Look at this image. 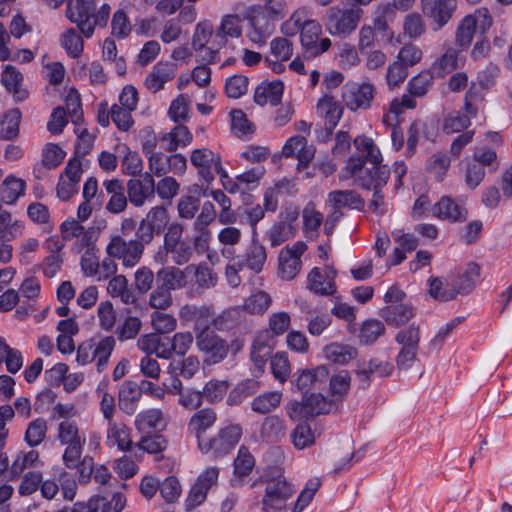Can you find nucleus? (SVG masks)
<instances>
[{
    "mask_svg": "<svg viewBox=\"0 0 512 512\" xmlns=\"http://www.w3.org/2000/svg\"><path fill=\"white\" fill-rule=\"evenodd\" d=\"M349 386H322L319 391H305L301 401H292L288 415L294 420L329 414L347 395Z\"/></svg>",
    "mask_w": 512,
    "mask_h": 512,
    "instance_id": "obj_1",
    "label": "nucleus"
},
{
    "mask_svg": "<svg viewBox=\"0 0 512 512\" xmlns=\"http://www.w3.org/2000/svg\"><path fill=\"white\" fill-rule=\"evenodd\" d=\"M258 483L265 484V493L259 501L262 512H282L287 509V502L293 497L295 489L280 470L255 480L251 487Z\"/></svg>",
    "mask_w": 512,
    "mask_h": 512,
    "instance_id": "obj_2",
    "label": "nucleus"
},
{
    "mask_svg": "<svg viewBox=\"0 0 512 512\" xmlns=\"http://www.w3.org/2000/svg\"><path fill=\"white\" fill-rule=\"evenodd\" d=\"M366 163L365 159H359L354 156L349 157L340 179L346 180L353 177L355 185L365 190H371L375 188L378 177L381 176L380 173L385 172L386 177L384 181L386 185L391 173L390 168L382 164V161H379L377 164L370 163V168L365 167Z\"/></svg>",
    "mask_w": 512,
    "mask_h": 512,
    "instance_id": "obj_3",
    "label": "nucleus"
},
{
    "mask_svg": "<svg viewBox=\"0 0 512 512\" xmlns=\"http://www.w3.org/2000/svg\"><path fill=\"white\" fill-rule=\"evenodd\" d=\"M58 440L62 445H66L63 453L64 465L72 469L77 465V461L81 458L86 438L79 432L75 421L66 419L58 426Z\"/></svg>",
    "mask_w": 512,
    "mask_h": 512,
    "instance_id": "obj_4",
    "label": "nucleus"
},
{
    "mask_svg": "<svg viewBox=\"0 0 512 512\" xmlns=\"http://www.w3.org/2000/svg\"><path fill=\"white\" fill-rule=\"evenodd\" d=\"M362 13L363 11L360 8L342 10L337 7H331L326 11V15L323 18L324 25L332 35L346 37L356 29Z\"/></svg>",
    "mask_w": 512,
    "mask_h": 512,
    "instance_id": "obj_5",
    "label": "nucleus"
},
{
    "mask_svg": "<svg viewBox=\"0 0 512 512\" xmlns=\"http://www.w3.org/2000/svg\"><path fill=\"white\" fill-rule=\"evenodd\" d=\"M227 387L203 386V390H196L192 386H170L169 393L178 395V403L184 408L192 410L200 407L204 398L210 402L221 399Z\"/></svg>",
    "mask_w": 512,
    "mask_h": 512,
    "instance_id": "obj_6",
    "label": "nucleus"
},
{
    "mask_svg": "<svg viewBox=\"0 0 512 512\" xmlns=\"http://www.w3.org/2000/svg\"><path fill=\"white\" fill-rule=\"evenodd\" d=\"M241 435L242 429L240 426H228L221 429L215 437L209 440L199 437V448L204 453L211 452L214 457H222L232 451L239 442Z\"/></svg>",
    "mask_w": 512,
    "mask_h": 512,
    "instance_id": "obj_7",
    "label": "nucleus"
},
{
    "mask_svg": "<svg viewBox=\"0 0 512 512\" xmlns=\"http://www.w3.org/2000/svg\"><path fill=\"white\" fill-rule=\"evenodd\" d=\"M95 9V0H68L65 15L86 38H90L94 33L91 19Z\"/></svg>",
    "mask_w": 512,
    "mask_h": 512,
    "instance_id": "obj_8",
    "label": "nucleus"
},
{
    "mask_svg": "<svg viewBox=\"0 0 512 512\" xmlns=\"http://www.w3.org/2000/svg\"><path fill=\"white\" fill-rule=\"evenodd\" d=\"M295 381L296 384H316L326 381H329V384H350L351 376L347 370H337L332 364H328L302 370Z\"/></svg>",
    "mask_w": 512,
    "mask_h": 512,
    "instance_id": "obj_9",
    "label": "nucleus"
},
{
    "mask_svg": "<svg viewBox=\"0 0 512 512\" xmlns=\"http://www.w3.org/2000/svg\"><path fill=\"white\" fill-rule=\"evenodd\" d=\"M421 11L431 20L433 31H439L452 19L457 0H420Z\"/></svg>",
    "mask_w": 512,
    "mask_h": 512,
    "instance_id": "obj_10",
    "label": "nucleus"
},
{
    "mask_svg": "<svg viewBox=\"0 0 512 512\" xmlns=\"http://www.w3.org/2000/svg\"><path fill=\"white\" fill-rule=\"evenodd\" d=\"M322 28L319 23L314 20L304 21L301 27L300 40L304 49L303 56L306 59H312L331 47L329 38H323L318 43Z\"/></svg>",
    "mask_w": 512,
    "mask_h": 512,
    "instance_id": "obj_11",
    "label": "nucleus"
},
{
    "mask_svg": "<svg viewBox=\"0 0 512 512\" xmlns=\"http://www.w3.org/2000/svg\"><path fill=\"white\" fill-rule=\"evenodd\" d=\"M195 339L198 349L208 354L213 363H218L227 356L229 350L227 342L209 327L202 328Z\"/></svg>",
    "mask_w": 512,
    "mask_h": 512,
    "instance_id": "obj_12",
    "label": "nucleus"
},
{
    "mask_svg": "<svg viewBox=\"0 0 512 512\" xmlns=\"http://www.w3.org/2000/svg\"><path fill=\"white\" fill-rule=\"evenodd\" d=\"M374 86L370 83L361 85L347 83L342 88V99L345 105L352 111L368 109L374 97Z\"/></svg>",
    "mask_w": 512,
    "mask_h": 512,
    "instance_id": "obj_13",
    "label": "nucleus"
},
{
    "mask_svg": "<svg viewBox=\"0 0 512 512\" xmlns=\"http://www.w3.org/2000/svg\"><path fill=\"white\" fill-rule=\"evenodd\" d=\"M218 475V468L209 467L198 476L185 501L186 510H192L206 500L209 489L217 483Z\"/></svg>",
    "mask_w": 512,
    "mask_h": 512,
    "instance_id": "obj_14",
    "label": "nucleus"
},
{
    "mask_svg": "<svg viewBox=\"0 0 512 512\" xmlns=\"http://www.w3.org/2000/svg\"><path fill=\"white\" fill-rule=\"evenodd\" d=\"M480 276V266L475 262H470L464 271L451 273L447 282L454 293V299L458 294L467 295L475 288V283Z\"/></svg>",
    "mask_w": 512,
    "mask_h": 512,
    "instance_id": "obj_15",
    "label": "nucleus"
},
{
    "mask_svg": "<svg viewBox=\"0 0 512 512\" xmlns=\"http://www.w3.org/2000/svg\"><path fill=\"white\" fill-rule=\"evenodd\" d=\"M137 344L148 355L155 354L157 357L164 359H170L173 355L171 350L173 345L170 336L166 334L151 333L143 335L139 338Z\"/></svg>",
    "mask_w": 512,
    "mask_h": 512,
    "instance_id": "obj_16",
    "label": "nucleus"
},
{
    "mask_svg": "<svg viewBox=\"0 0 512 512\" xmlns=\"http://www.w3.org/2000/svg\"><path fill=\"white\" fill-rule=\"evenodd\" d=\"M317 110L325 117V128L321 133L323 141H327L342 117L343 107L333 101L332 97L325 96L318 101Z\"/></svg>",
    "mask_w": 512,
    "mask_h": 512,
    "instance_id": "obj_17",
    "label": "nucleus"
},
{
    "mask_svg": "<svg viewBox=\"0 0 512 512\" xmlns=\"http://www.w3.org/2000/svg\"><path fill=\"white\" fill-rule=\"evenodd\" d=\"M271 337L268 332L259 334L252 343L250 357L254 364L253 375L259 377L264 372L268 358L271 357L273 345L270 344Z\"/></svg>",
    "mask_w": 512,
    "mask_h": 512,
    "instance_id": "obj_18",
    "label": "nucleus"
},
{
    "mask_svg": "<svg viewBox=\"0 0 512 512\" xmlns=\"http://www.w3.org/2000/svg\"><path fill=\"white\" fill-rule=\"evenodd\" d=\"M434 216L450 222H464L468 217L467 209L457 204L451 197L443 196L433 207Z\"/></svg>",
    "mask_w": 512,
    "mask_h": 512,
    "instance_id": "obj_19",
    "label": "nucleus"
},
{
    "mask_svg": "<svg viewBox=\"0 0 512 512\" xmlns=\"http://www.w3.org/2000/svg\"><path fill=\"white\" fill-rule=\"evenodd\" d=\"M393 369L394 366L391 363L374 358L368 362H358L355 373L359 381L367 382L374 381L376 377H386L392 373Z\"/></svg>",
    "mask_w": 512,
    "mask_h": 512,
    "instance_id": "obj_20",
    "label": "nucleus"
},
{
    "mask_svg": "<svg viewBox=\"0 0 512 512\" xmlns=\"http://www.w3.org/2000/svg\"><path fill=\"white\" fill-rule=\"evenodd\" d=\"M177 66L172 62H158L145 80L146 87L153 93L163 89L164 84L172 80Z\"/></svg>",
    "mask_w": 512,
    "mask_h": 512,
    "instance_id": "obj_21",
    "label": "nucleus"
},
{
    "mask_svg": "<svg viewBox=\"0 0 512 512\" xmlns=\"http://www.w3.org/2000/svg\"><path fill=\"white\" fill-rule=\"evenodd\" d=\"M379 314L388 325L399 327L414 316V308L412 305L404 303L391 304L383 307Z\"/></svg>",
    "mask_w": 512,
    "mask_h": 512,
    "instance_id": "obj_22",
    "label": "nucleus"
},
{
    "mask_svg": "<svg viewBox=\"0 0 512 512\" xmlns=\"http://www.w3.org/2000/svg\"><path fill=\"white\" fill-rule=\"evenodd\" d=\"M190 160L193 166L198 168L199 176L204 179L207 184L214 180V175L211 171L212 165L216 160V155L208 148H200L192 151Z\"/></svg>",
    "mask_w": 512,
    "mask_h": 512,
    "instance_id": "obj_23",
    "label": "nucleus"
},
{
    "mask_svg": "<svg viewBox=\"0 0 512 512\" xmlns=\"http://www.w3.org/2000/svg\"><path fill=\"white\" fill-rule=\"evenodd\" d=\"M329 201L333 203V207L337 210L341 208H351L362 211L365 201L354 190H335L329 193Z\"/></svg>",
    "mask_w": 512,
    "mask_h": 512,
    "instance_id": "obj_24",
    "label": "nucleus"
},
{
    "mask_svg": "<svg viewBox=\"0 0 512 512\" xmlns=\"http://www.w3.org/2000/svg\"><path fill=\"white\" fill-rule=\"evenodd\" d=\"M155 279L156 285H160L169 291L181 288L187 283L184 271L176 267L161 268Z\"/></svg>",
    "mask_w": 512,
    "mask_h": 512,
    "instance_id": "obj_25",
    "label": "nucleus"
},
{
    "mask_svg": "<svg viewBox=\"0 0 512 512\" xmlns=\"http://www.w3.org/2000/svg\"><path fill=\"white\" fill-rule=\"evenodd\" d=\"M323 353L332 364L340 365L347 364L357 356L356 348L336 342L326 345L323 348Z\"/></svg>",
    "mask_w": 512,
    "mask_h": 512,
    "instance_id": "obj_26",
    "label": "nucleus"
},
{
    "mask_svg": "<svg viewBox=\"0 0 512 512\" xmlns=\"http://www.w3.org/2000/svg\"><path fill=\"white\" fill-rule=\"evenodd\" d=\"M143 393L141 386H122L119 390L120 409L128 415L134 414Z\"/></svg>",
    "mask_w": 512,
    "mask_h": 512,
    "instance_id": "obj_27",
    "label": "nucleus"
},
{
    "mask_svg": "<svg viewBox=\"0 0 512 512\" xmlns=\"http://www.w3.org/2000/svg\"><path fill=\"white\" fill-rule=\"evenodd\" d=\"M25 181L14 176H7L0 187L1 200L7 204H13L19 197L24 195Z\"/></svg>",
    "mask_w": 512,
    "mask_h": 512,
    "instance_id": "obj_28",
    "label": "nucleus"
},
{
    "mask_svg": "<svg viewBox=\"0 0 512 512\" xmlns=\"http://www.w3.org/2000/svg\"><path fill=\"white\" fill-rule=\"evenodd\" d=\"M135 425L140 432L145 433L152 429H162L165 423L160 410L150 409L137 415Z\"/></svg>",
    "mask_w": 512,
    "mask_h": 512,
    "instance_id": "obj_29",
    "label": "nucleus"
},
{
    "mask_svg": "<svg viewBox=\"0 0 512 512\" xmlns=\"http://www.w3.org/2000/svg\"><path fill=\"white\" fill-rule=\"evenodd\" d=\"M476 24L477 21L473 15H467L460 21L455 35V42L458 47L466 49L470 46L476 30Z\"/></svg>",
    "mask_w": 512,
    "mask_h": 512,
    "instance_id": "obj_30",
    "label": "nucleus"
},
{
    "mask_svg": "<svg viewBox=\"0 0 512 512\" xmlns=\"http://www.w3.org/2000/svg\"><path fill=\"white\" fill-rule=\"evenodd\" d=\"M353 144L358 151L365 152V155L355 156L356 158L365 159V162L374 164L383 160L379 148L371 138L365 135H360L354 139Z\"/></svg>",
    "mask_w": 512,
    "mask_h": 512,
    "instance_id": "obj_31",
    "label": "nucleus"
},
{
    "mask_svg": "<svg viewBox=\"0 0 512 512\" xmlns=\"http://www.w3.org/2000/svg\"><path fill=\"white\" fill-rule=\"evenodd\" d=\"M108 437L122 451H130L133 442L130 440V429L122 424L110 421L108 423Z\"/></svg>",
    "mask_w": 512,
    "mask_h": 512,
    "instance_id": "obj_32",
    "label": "nucleus"
},
{
    "mask_svg": "<svg viewBox=\"0 0 512 512\" xmlns=\"http://www.w3.org/2000/svg\"><path fill=\"white\" fill-rule=\"evenodd\" d=\"M458 54L455 49H448L440 58L432 65L431 71L438 78H444L457 68Z\"/></svg>",
    "mask_w": 512,
    "mask_h": 512,
    "instance_id": "obj_33",
    "label": "nucleus"
},
{
    "mask_svg": "<svg viewBox=\"0 0 512 512\" xmlns=\"http://www.w3.org/2000/svg\"><path fill=\"white\" fill-rule=\"evenodd\" d=\"M183 230V225L178 222L171 223L167 226V231L164 234V243L159 247L157 254H164L166 256L170 251H175L177 246L180 245V242H182Z\"/></svg>",
    "mask_w": 512,
    "mask_h": 512,
    "instance_id": "obj_34",
    "label": "nucleus"
},
{
    "mask_svg": "<svg viewBox=\"0 0 512 512\" xmlns=\"http://www.w3.org/2000/svg\"><path fill=\"white\" fill-rule=\"evenodd\" d=\"M434 77L435 75L431 70L421 71L409 81L408 92L413 97L424 96L433 84Z\"/></svg>",
    "mask_w": 512,
    "mask_h": 512,
    "instance_id": "obj_35",
    "label": "nucleus"
},
{
    "mask_svg": "<svg viewBox=\"0 0 512 512\" xmlns=\"http://www.w3.org/2000/svg\"><path fill=\"white\" fill-rule=\"evenodd\" d=\"M308 289L315 294L328 296L334 294L336 288L333 280H330L324 286V276L319 268H313L308 275Z\"/></svg>",
    "mask_w": 512,
    "mask_h": 512,
    "instance_id": "obj_36",
    "label": "nucleus"
},
{
    "mask_svg": "<svg viewBox=\"0 0 512 512\" xmlns=\"http://www.w3.org/2000/svg\"><path fill=\"white\" fill-rule=\"evenodd\" d=\"M216 415L211 409H202L192 416L189 421V428L196 434L197 440L203 437L204 433L215 422Z\"/></svg>",
    "mask_w": 512,
    "mask_h": 512,
    "instance_id": "obj_37",
    "label": "nucleus"
},
{
    "mask_svg": "<svg viewBox=\"0 0 512 512\" xmlns=\"http://www.w3.org/2000/svg\"><path fill=\"white\" fill-rule=\"evenodd\" d=\"M282 394L279 391L265 392L257 396L252 402V410L267 414L279 406Z\"/></svg>",
    "mask_w": 512,
    "mask_h": 512,
    "instance_id": "obj_38",
    "label": "nucleus"
},
{
    "mask_svg": "<svg viewBox=\"0 0 512 512\" xmlns=\"http://www.w3.org/2000/svg\"><path fill=\"white\" fill-rule=\"evenodd\" d=\"M301 258L293 257L288 252L279 254V274L284 280H292L300 271Z\"/></svg>",
    "mask_w": 512,
    "mask_h": 512,
    "instance_id": "obj_39",
    "label": "nucleus"
},
{
    "mask_svg": "<svg viewBox=\"0 0 512 512\" xmlns=\"http://www.w3.org/2000/svg\"><path fill=\"white\" fill-rule=\"evenodd\" d=\"M242 19L237 14H228L222 18L221 25L217 31V36H220L224 43H226V36L238 38L242 34Z\"/></svg>",
    "mask_w": 512,
    "mask_h": 512,
    "instance_id": "obj_40",
    "label": "nucleus"
},
{
    "mask_svg": "<svg viewBox=\"0 0 512 512\" xmlns=\"http://www.w3.org/2000/svg\"><path fill=\"white\" fill-rule=\"evenodd\" d=\"M21 113L19 109L11 110L0 122V139L12 140L19 134Z\"/></svg>",
    "mask_w": 512,
    "mask_h": 512,
    "instance_id": "obj_41",
    "label": "nucleus"
},
{
    "mask_svg": "<svg viewBox=\"0 0 512 512\" xmlns=\"http://www.w3.org/2000/svg\"><path fill=\"white\" fill-rule=\"evenodd\" d=\"M61 45L72 58H78L84 48L83 39L74 28H69L62 34Z\"/></svg>",
    "mask_w": 512,
    "mask_h": 512,
    "instance_id": "obj_42",
    "label": "nucleus"
},
{
    "mask_svg": "<svg viewBox=\"0 0 512 512\" xmlns=\"http://www.w3.org/2000/svg\"><path fill=\"white\" fill-rule=\"evenodd\" d=\"M385 332L384 324L379 320H367L362 324L359 341L362 344L370 345L374 343Z\"/></svg>",
    "mask_w": 512,
    "mask_h": 512,
    "instance_id": "obj_43",
    "label": "nucleus"
},
{
    "mask_svg": "<svg viewBox=\"0 0 512 512\" xmlns=\"http://www.w3.org/2000/svg\"><path fill=\"white\" fill-rule=\"evenodd\" d=\"M295 228L291 223L280 221L275 223L269 230L268 236L272 247H277L294 237Z\"/></svg>",
    "mask_w": 512,
    "mask_h": 512,
    "instance_id": "obj_44",
    "label": "nucleus"
},
{
    "mask_svg": "<svg viewBox=\"0 0 512 512\" xmlns=\"http://www.w3.org/2000/svg\"><path fill=\"white\" fill-rule=\"evenodd\" d=\"M254 465L255 459L253 455L247 447L241 446L234 460V474L239 478L246 477L251 473Z\"/></svg>",
    "mask_w": 512,
    "mask_h": 512,
    "instance_id": "obj_45",
    "label": "nucleus"
},
{
    "mask_svg": "<svg viewBox=\"0 0 512 512\" xmlns=\"http://www.w3.org/2000/svg\"><path fill=\"white\" fill-rule=\"evenodd\" d=\"M143 219L153 230H156V235H160L168 226L169 214L165 207L155 206L148 211L146 217Z\"/></svg>",
    "mask_w": 512,
    "mask_h": 512,
    "instance_id": "obj_46",
    "label": "nucleus"
},
{
    "mask_svg": "<svg viewBox=\"0 0 512 512\" xmlns=\"http://www.w3.org/2000/svg\"><path fill=\"white\" fill-rule=\"evenodd\" d=\"M260 433L268 441L277 440L284 434L283 420L276 415L266 417L262 423Z\"/></svg>",
    "mask_w": 512,
    "mask_h": 512,
    "instance_id": "obj_47",
    "label": "nucleus"
},
{
    "mask_svg": "<svg viewBox=\"0 0 512 512\" xmlns=\"http://www.w3.org/2000/svg\"><path fill=\"white\" fill-rule=\"evenodd\" d=\"M46 432V421L43 418H37L29 423L25 433V441L31 447L38 446L45 439Z\"/></svg>",
    "mask_w": 512,
    "mask_h": 512,
    "instance_id": "obj_48",
    "label": "nucleus"
},
{
    "mask_svg": "<svg viewBox=\"0 0 512 512\" xmlns=\"http://www.w3.org/2000/svg\"><path fill=\"white\" fill-rule=\"evenodd\" d=\"M471 124L470 117L458 111L449 113L443 122V131L446 134L461 132Z\"/></svg>",
    "mask_w": 512,
    "mask_h": 512,
    "instance_id": "obj_49",
    "label": "nucleus"
},
{
    "mask_svg": "<svg viewBox=\"0 0 512 512\" xmlns=\"http://www.w3.org/2000/svg\"><path fill=\"white\" fill-rule=\"evenodd\" d=\"M270 304V295L265 291H258L245 300L243 309L251 314H261L268 309Z\"/></svg>",
    "mask_w": 512,
    "mask_h": 512,
    "instance_id": "obj_50",
    "label": "nucleus"
},
{
    "mask_svg": "<svg viewBox=\"0 0 512 512\" xmlns=\"http://www.w3.org/2000/svg\"><path fill=\"white\" fill-rule=\"evenodd\" d=\"M3 362H5L7 371L11 374H15L23 366L22 353L17 349L9 347L6 343V347L0 352V368Z\"/></svg>",
    "mask_w": 512,
    "mask_h": 512,
    "instance_id": "obj_51",
    "label": "nucleus"
},
{
    "mask_svg": "<svg viewBox=\"0 0 512 512\" xmlns=\"http://www.w3.org/2000/svg\"><path fill=\"white\" fill-rule=\"evenodd\" d=\"M292 442L297 449H304L315 442L311 427L306 422L299 423L291 434Z\"/></svg>",
    "mask_w": 512,
    "mask_h": 512,
    "instance_id": "obj_52",
    "label": "nucleus"
},
{
    "mask_svg": "<svg viewBox=\"0 0 512 512\" xmlns=\"http://www.w3.org/2000/svg\"><path fill=\"white\" fill-rule=\"evenodd\" d=\"M267 255L265 247L256 244L253 240V245L248 249L246 256V266L256 273L262 271Z\"/></svg>",
    "mask_w": 512,
    "mask_h": 512,
    "instance_id": "obj_53",
    "label": "nucleus"
},
{
    "mask_svg": "<svg viewBox=\"0 0 512 512\" xmlns=\"http://www.w3.org/2000/svg\"><path fill=\"white\" fill-rule=\"evenodd\" d=\"M248 77L240 74L233 75L226 79L225 92L229 98H240L247 92Z\"/></svg>",
    "mask_w": 512,
    "mask_h": 512,
    "instance_id": "obj_54",
    "label": "nucleus"
},
{
    "mask_svg": "<svg viewBox=\"0 0 512 512\" xmlns=\"http://www.w3.org/2000/svg\"><path fill=\"white\" fill-rule=\"evenodd\" d=\"M200 363L195 356H189L182 361L170 364L171 372L175 375H181L185 379H190L198 370Z\"/></svg>",
    "mask_w": 512,
    "mask_h": 512,
    "instance_id": "obj_55",
    "label": "nucleus"
},
{
    "mask_svg": "<svg viewBox=\"0 0 512 512\" xmlns=\"http://www.w3.org/2000/svg\"><path fill=\"white\" fill-rule=\"evenodd\" d=\"M127 193L130 202L136 207L142 206L145 200L154 194L146 191V187L138 179H130L127 182Z\"/></svg>",
    "mask_w": 512,
    "mask_h": 512,
    "instance_id": "obj_56",
    "label": "nucleus"
},
{
    "mask_svg": "<svg viewBox=\"0 0 512 512\" xmlns=\"http://www.w3.org/2000/svg\"><path fill=\"white\" fill-rule=\"evenodd\" d=\"M403 28L405 33L413 39L420 37L426 31V25L422 16L413 12L405 17Z\"/></svg>",
    "mask_w": 512,
    "mask_h": 512,
    "instance_id": "obj_57",
    "label": "nucleus"
},
{
    "mask_svg": "<svg viewBox=\"0 0 512 512\" xmlns=\"http://www.w3.org/2000/svg\"><path fill=\"white\" fill-rule=\"evenodd\" d=\"M66 153L54 143H48L42 153V163L48 169L56 168L64 160Z\"/></svg>",
    "mask_w": 512,
    "mask_h": 512,
    "instance_id": "obj_58",
    "label": "nucleus"
},
{
    "mask_svg": "<svg viewBox=\"0 0 512 512\" xmlns=\"http://www.w3.org/2000/svg\"><path fill=\"white\" fill-rule=\"evenodd\" d=\"M159 491L166 502H175L181 494V485L178 478L175 476L167 477L162 483H160Z\"/></svg>",
    "mask_w": 512,
    "mask_h": 512,
    "instance_id": "obj_59",
    "label": "nucleus"
},
{
    "mask_svg": "<svg viewBox=\"0 0 512 512\" xmlns=\"http://www.w3.org/2000/svg\"><path fill=\"white\" fill-rule=\"evenodd\" d=\"M145 245L136 239H132L125 244L124 256H123V264L126 267L135 266L144 252Z\"/></svg>",
    "mask_w": 512,
    "mask_h": 512,
    "instance_id": "obj_60",
    "label": "nucleus"
},
{
    "mask_svg": "<svg viewBox=\"0 0 512 512\" xmlns=\"http://www.w3.org/2000/svg\"><path fill=\"white\" fill-rule=\"evenodd\" d=\"M133 110L123 108L114 104L111 108V119L117 128L121 131H128L133 125L134 121L131 115Z\"/></svg>",
    "mask_w": 512,
    "mask_h": 512,
    "instance_id": "obj_61",
    "label": "nucleus"
},
{
    "mask_svg": "<svg viewBox=\"0 0 512 512\" xmlns=\"http://www.w3.org/2000/svg\"><path fill=\"white\" fill-rule=\"evenodd\" d=\"M213 33L212 25L208 22L198 23L192 37V48L201 51L206 47Z\"/></svg>",
    "mask_w": 512,
    "mask_h": 512,
    "instance_id": "obj_62",
    "label": "nucleus"
},
{
    "mask_svg": "<svg viewBox=\"0 0 512 512\" xmlns=\"http://www.w3.org/2000/svg\"><path fill=\"white\" fill-rule=\"evenodd\" d=\"M395 340L402 346L418 348L420 341V327L415 323H412L407 329L400 330Z\"/></svg>",
    "mask_w": 512,
    "mask_h": 512,
    "instance_id": "obj_63",
    "label": "nucleus"
},
{
    "mask_svg": "<svg viewBox=\"0 0 512 512\" xmlns=\"http://www.w3.org/2000/svg\"><path fill=\"white\" fill-rule=\"evenodd\" d=\"M429 294L438 301L447 302L454 300V293L450 289H444V281L440 277H431L429 280Z\"/></svg>",
    "mask_w": 512,
    "mask_h": 512,
    "instance_id": "obj_64",
    "label": "nucleus"
}]
</instances>
